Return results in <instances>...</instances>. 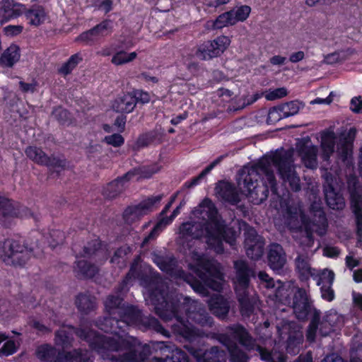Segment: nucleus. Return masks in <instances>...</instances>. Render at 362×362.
Segmentation results:
<instances>
[{"label":"nucleus","mask_w":362,"mask_h":362,"mask_svg":"<svg viewBox=\"0 0 362 362\" xmlns=\"http://www.w3.org/2000/svg\"><path fill=\"white\" fill-rule=\"evenodd\" d=\"M293 151H276L265 156L251 168H244L238 173L237 182L240 189L247 193L254 204H260L269 195V186L276 192V180L273 170L274 166L283 183L293 192L301 189L300 179L296 170Z\"/></svg>","instance_id":"f257e3e1"},{"label":"nucleus","mask_w":362,"mask_h":362,"mask_svg":"<svg viewBox=\"0 0 362 362\" xmlns=\"http://www.w3.org/2000/svg\"><path fill=\"white\" fill-rule=\"evenodd\" d=\"M158 288L150 295L149 301L156 313L164 321L173 319L176 323L172 325L173 332L189 341H194L197 337H214V334H205L199 329L187 326L180 313L181 308L186 312L187 320L202 327H211L213 319L209 316L204 306L197 300L185 298V303H181L177 295L169 292L168 286L162 279H158Z\"/></svg>","instance_id":"f03ea898"},{"label":"nucleus","mask_w":362,"mask_h":362,"mask_svg":"<svg viewBox=\"0 0 362 362\" xmlns=\"http://www.w3.org/2000/svg\"><path fill=\"white\" fill-rule=\"evenodd\" d=\"M86 341L95 350L104 362H139L145 360L148 346H132L126 340H115L100 335L89 328L62 327L55 333V344L63 349H68L74 341L73 334Z\"/></svg>","instance_id":"7ed1b4c3"},{"label":"nucleus","mask_w":362,"mask_h":362,"mask_svg":"<svg viewBox=\"0 0 362 362\" xmlns=\"http://www.w3.org/2000/svg\"><path fill=\"white\" fill-rule=\"evenodd\" d=\"M191 258L194 261V264H189V267L197 275L202 283L188 276L182 269H178L177 260L173 255L162 251L151 253L153 262L161 271L170 276L175 275L183 278L191 285L194 291L203 296L209 295L207 288L217 291H221L223 279L217 264L195 251L191 253Z\"/></svg>","instance_id":"20e7f679"},{"label":"nucleus","mask_w":362,"mask_h":362,"mask_svg":"<svg viewBox=\"0 0 362 362\" xmlns=\"http://www.w3.org/2000/svg\"><path fill=\"white\" fill-rule=\"evenodd\" d=\"M218 340L223 345L237 344L238 341L246 350L251 351L257 349L261 358L267 362H285L283 354L277 351H269L256 344L255 339L247 329L240 324H234L226 327V333L218 336ZM294 362H313L310 358L299 357Z\"/></svg>","instance_id":"39448f33"},{"label":"nucleus","mask_w":362,"mask_h":362,"mask_svg":"<svg viewBox=\"0 0 362 362\" xmlns=\"http://www.w3.org/2000/svg\"><path fill=\"white\" fill-rule=\"evenodd\" d=\"M136 278L141 281V284L143 286L149 290V296L152 291H155L158 286L157 279H161L158 275L153 277L141 275L138 266L132 265L125 278L115 288L116 294H110L107 296L104 302L105 310L110 315H119V314L122 313L125 306V304L123 303L122 294L127 291V286L130 281ZM148 298H150V296ZM148 300L149 298L146 299L147 303L151 305Z\"/></svg>","instance_id":"423d86ee"},{"label":"nucleus","mask_w":362,"mask_h":362,"mask_svg":"<svg viewBox=\"0 0 362 362\" xmlns=\"http://www.w3.org/2000/svg\"><path fill=\"white\" fill-rule=\"evenodd\" d=\"M288 214L291 216H300L305 230L302 231V236L299 239V244L305 247H311L314 243L313 233L315 232L322 236L326 233L327 228V221L325 214L322 210L320 201H315L310 208V220L308 221L305 215L303 214L300 206L293 209L288 206L287 208Z\"/></svg>","instance_id":"0eeeda50"},{"label":"nucleus","mask_w":362,"mask_h":362,"mask_svg":"<svg viewBox=\"0 0 362 362\" xmlns=\"http://www.w3.org/2000/svg\"><path fill=\"white\" fill-rule=\"evenodd\" d=\"M217 209L209 199H204L202 202L194 209L192 214L203 224L206 232L207 244L216 246L218 251H221L220 246V235L223 230L221 221L217 218Z\"/></svg>","instance_id":"6e6552de"},{"label":"nucleus","mask_w":362,"mask_h":362,"mask_svg":"<svg viewBox=\"0 0 362 362\" xmlns=\"http://www.w3.org/2000/svg\"><path fill=\"white\" fill-rule=\"evenodd\" d=\"M33 249L20 241L6 240L0 244V257L8 265L23 266L30 259Z\"/></svg>","instance_id":"1a4fd4ad"},{"label":"nucleus","mask_w":362,"mask_h":362,"mask_svg":"<svg viewBox=\"0 0 362 362\" xmlns=\"http://www.w3.org/2000/svg\"><path fill=\"white\" fill-rule=\"evenodd\" d=\"M293 293V309L296 317L305 320L310 311L311 304L305 289L286 288L285 286H278L276 290V296L284 303L290 302V296Z\"/></svg>","instance_id":"9d476101"},{"label":"nucleus","mask_w":362,"mask_h":362,"mask_svg":"<svg viewBox=\"0 0 362 362\" xmlns=\"http://www.w3.org/2000/svg\"><path fill=\"white\" fill-rule=\"evenodd\" d=\"M119 322L127 324H142L146 327L153 329L157 332L164 334L165 329L159 321L151 316H144L141 311L132 305H125L118 315Z\"/></svg>","instance_id":"9b49d317"},{"label":"nucleus","mask_w":362,"mask_h":362,"mask_svg":"<svg viewBox=\"0 0 362 362\" xmlns=\"http://www.w3.org/2000/svg\"><path fill=\"white\" fill-rule=\"evenodd\" d=\"M163 195L148 197L139 204L128 206L123 213L124 221L128 224L139 220L143 216L151 210L153 205L160 202Z\"/></svg>","instance_id":"f8f14e48"},{"label":"nucleus","mask_w":362,"mask_h":362,"mask_svg":"<svg viewBox=\"0 0 362 362\" xmlns=\"http://www.w3.org/2000/svg\"><path fill=\"white\" fill-rule=\"evenodd\" d=\"M324 192L329 208L341 210L344 207V197L340 194L336 180L330 173H326L325 175Z\"/></svg>","instance_id":"ddd939ff"},{"label":"nucleus","mask_w":362,"mask_h":362,"mask_svg":"<svg viewBox=\"0 0 362 362\" xmlns=\"http://www.w3.org/2000/svg\"><path fill=\"white\" fill-rule=\"evenodd\" d=\"M203 236L206 238V232L203 228V224L198 221H188L182 223L180 226L177 243L183 247H189L192 240Z\"/></svg>","instance_id":"4468645a"},{"label":"nucleus","mask_w":362,"mask_h":362,"mask_svg":"<svg viewBox=\"0 0 362 362\" xmlns=\"http://www.w3.org/2000/svg\"><path fill=\"white\" fill-rule=\"evenodd\" d=\"M245 247L247 256L252 259H259L264 253V241L256 230L246 226L245 230Z\"/></svg>","instance_id":"2eb2a0df"},{"label":"nucleus","mask_w":362,"mask_h":362,"mask_svg":"<svg viewBox=\"0 0 362 362\" xmlns=\"http://www.w3.org/2000/svg\"><path fill=\"white\" fill-rule=\"evenodd\" d=\"M230 40L226 36H220L213 41H209L199 47L196 55L202 60L211 59L219 56L228 47Z\"/></svg>","instance_id":"dca6fc26"},{"label":"nucleus","mask_w":362,"mask_h":362,"mask_svg":"<svg viewBox=\"0 0 362 362\" xmlns=\"http://www.w3.org/2000/svg\"><path fill=\"white\" fill-rule=\"evenodd\" d=\"M233 267L235 290L250 288V278L255 276L252 267L246 261L239 259L234 261Z\"/></svg>","instance_id":"f3484780"},{"label":"nucleus","mask_w":362,"mask_h":362,"mask_svg":"<svg viewBox=\"0 0 362 362\" xmlns=\"http://www.w3.org/2000/svg\"><path fill=\"white\" fill-rule=\"evenodd\" d=\"M26 156L35 163L52 168H64L66 165V160L55 156H47L40 148L28 146L25 149Z\"/></svg>","instance_id":"a211bd4d"},{"label":"nucleus","mask_w":362,"mask_h":362,"mask_svg":"<svg viewBox=\"0 0 362 362\" xmlns=\"http://www.w3.org/2000/svg\"><path fill=\"white\" fill-rule=\"evenodd\" d=\"M185 348L197 362H226L225 352L217 346H213L207 350L197 349L192 346H185Z\"/></svg>","instance_id":"6ab92c4d"},{"label":"nucleus","mask_w":362,"mask_h":362,"mask_svg":"<svg viewBox=\"0 0 362 362\" xmlns=\"http://www.w3.org/2000/svg\"><path fill=\"white\" fill-rule=\"evenodd\" d=\"M35 355L40 362H69L71 354L57 351L49 344H42L35 351Z\"/></svg>","instance_id":"aec40b11"},{"label":"nucleus","mask_w":362,"mask_h":362,"mask_svg":"<svg viewBox=\"0 0 362 362\" xmlns=\"http://www.w3.org/2000/svg\"><path fill=\"white\" fill-rule=\"evenodd\" d=\"M356 134V129L351 128L348 132L341 135L337 144V154L338 158L343 162L349 163V158L352 154L353 142Z\"/></svg>","instance_id":"412c9836"},{"label":"nucleus","mask_w":362,"mask_h":362,"mask_svg":"<svg viewBox=\"0 0 362 362\" xmlns=\"http://www.w3.org/2000/svg\"><path fill=\"white\" fill-rule=\"evenodd\" d=\"M23 14L28 23L34 27H39L48 20L49 13L41 4H33L29 7L25 6Z\"/></svg>","instance_id":"4be33fe9"},{"label":"nucleus","mask_w":362,"mask_h":362,"mask_svg":"<svg viewBox=\"0 0 362 362\" xmlns=\"http://www.w3.org/2000/svg\"><path fill=\"white\" fill-rule=\"evenodd\" d=\"M25 5L14 0H2L0 2V23L1 24L23 14Z\"/></svg>","instance_id":"5701e85b"},{"label":"nucleus","mask_w":362,"mask_h":362,"mask_svg":"<svg viewBox=\"0 0 362 362\" xmlns=\"http://www.w3.org/2000/svg\"><path fill=\"white\" fill-rule=\"evenodd\" d=\"M79 255L83 257L91 258L96 262L102 263L107 259V249L101 245L99 240L95 239L84 245Z\"/></svg>","instance_id":"b1692460"},{"label":"nucleus","mask_w":362,"mask_h":362,"mask_svg":"<svg viewBox=\"0 0 362 362\" xmlns=\"http://www.w3.org/2000/svg\"><path fill=\"white\" fill-rule=\"evenodd\" d=\"M134 175V173L129 171L110 182L103 189V196L110 199L117 197L126 189L127 183Z\"/></svg>","instance_id":"393cba45"},{"label":"nucleus","mask_w":362,"mask_h":362,"mask_svg":"<svg viewBox=\"0 0 362 362\" xmlns=\"http://www.w3.org/2000/svg\"><path fill=\"white\" fill-rule=\"evenodd\" d=\"M320 320V313L315 311L307 331L308 340L314 341L317 330L322 337L327 336L333 331V327L324 318L322 321Z\"/></svg>","instance_id":"a878e982"},{"label":"nucleus","mask_w":362,"mask_h":362,"mask_svg":"<svg viewBox=\"0 0 362 362\" xmlns=\"http://www.w3.org/2000/svg\"><path fill=\"white\" fill-rule=\"evenodd\" d=\"M216 193L218 199L232 205L238 204L240 201V194L235 187L228 182H220L216 187Z\"/></svg>","instance_id":"bb28decb"},{"label":"nucleus","mask_w":362,"mask_h":362,"mask_svg":"<svg viewBox=\"0 0 362 362\" xmlns=\"http://www.w3.org/2000/svg\"><path fill=\"white\" fill-rule=\"evenodd\" d=\"M238 300L240 306V312L244 316H250L254 311L257 302L256 298L252 295L250 288L235 290Z\"/></svg>","instance_id":"cd10ccee"},{"label":"nucleus","mask_w":362,"mask_h":362,"mask_svg":"<svg viewBox=\"0 0 362 362\" xmlns=\"http://www.w3.org/2000/svg\"><path fill=\"white\" fill-rule=\"evenodd\" d=\"M268 262L274 271L281 270L286 262V253L283 247L277 243L272 244L268 252Z\"/></svg>","instance_id":"c85d7f7f"},{"label":"nucleus","mask_w":362,"mask_h":362,"mask_svg":"<svg viewBox=\"0 0 362 362\" xmlns=\"http://www.w3.org/2000/svg\"><path fill=\"white\" fill-rule=\"evenodd\" d=\"M158 346L160 350L171 351V356L165 358L154 357L150 362H189L187 354L180 349H173V346L163 341L158 342Z\"/></svg>","instance_id":"c756f323"},{"label":"nucleus","mask_w":362,"mask_h":362,"mask_svg":"<svg viewBox=\"0 0 362 362\" xmlns=\"http://www.w3.org/2000/svg\"><path fill=\"white\" fill-rule=\"evenodd\" d=\"M18 215L17 206L11 200L0 194V223L6 226L13 218Z\"/></svg>","instance_id":"7c9ffc66"},{"label":"nucleus","mask_w":362,"mask_h":362,"mask_svg":"<svg viewBox=\"0 0 362 362\" xmlns=\"http://www.w3.org/2000/svg\"><path fill=\"white\" fill-rule=\"evenodd\" d=\"M209 307L211 312L220 319H224L227 317L230 303L228 300L221 295H214L209 300Z\"/></svg>","instance_id":"2f4dec72"},{"label":"nucleus","mask_w":362,"mask_h":362,"mask_svg":"<svg viewBox=\"0 0 362 362\" xmlns=\"http://www.w3.org/2000/svg\"><path fill=\"white\" fill-rule=\"evenodd\" d=\"M295 265L300 278L303 280H307L310 277H314L315 275V269L311 267L310 257L307 252H298V256L295 259Z\"/></svg>","instance_id":"473e14b6"},{"label":"nucleus","mask_w":362,"mask_h":362,"mask_svg":"<svg viewBox=\"0 0 362 362\" xmlns=\"http://www.w3.org/2000/svg\"><path fill=\"white\" fill-rule=\"evenodd\" d=\"M318 149L315 146H303L298 151L303 163L306 168H316L317 166Z\"/></svg>","instance_id":"72a5a7b5"},{"label":"nucleus","mask_w":362,"mask_h":362,"mask_svg":"<svg viewBox=\"0 0 362 362\" xmlns=\"http://www.w3.org/2000/svg\"><path fill=\"white\" fill-rule=\"evenodd\" d=\"M76 305L83 314H89L97 307L96 298L89 293H80L76 296Z\"/></svg>","instance_id":"f704fd0d"},{"label":"nucleus","mask_w":362,"mask_h":362,"mask_svg":"<svg viewBox=\"0 0 362 362\" xmlns=\"http://www.w3.org/2000/svg\"><path fill=\"white\" fill-rule=\"evenodd\" d=\"M136 105V99L135 97L128 93L117 98L112 105V108L117 112L129 113L134 110Z\"/></svg>","instance_id":"c9c22d12"},{"label":"nucleus","mask_w":362,"mask_h":362,"mask_svg":"<svg viewBox=\"0 0 362 362\" xmlns=\"http://www.w3.org/2000/svg\"><path fill=\"white\" fill-rule=\"evenodd\" d=\"M98 272V269L95 264L88 263L86 260L76 262V265L74 267V272L79 279L92 278Z\"/></svg>","instance_id":"e433bc0d"},{"label":"nucleus","mask_w":362,"mask_h":362,"mask_svg":"<svg viewBox=\"0 0 362 362\" xmlns=\"http://www.w3.org/2000/svg\"><path fill=\"white\" fill-rule=\"evenodd\" d=\"M335 134L333 132L326 133L321 138V157L324 161H329L330 156L334 152Z\"/></svg>","instance_id":"4c0bfd02"},{"label":"nucleus","mask_w":362,"mask_h":362,"mask_svg":"<svg viewBox=\"0 0 362 362\" xmlns=\"http://www.w3.org/2000/svg\"><path fill=\"white\" fill-rule=\"evenodd\" d=\"M20 56L19 47L12 44L0 57V64L6 67H12L19 60Z\"/></svg>","instance_id":"58836bf2"},{"label":"nucleus","mask_w":362,"mask_h":362,"mask_svg":"<svg viewBox=\"0 0 362 362\" xmlns=\"http://www.w3.org/2000/svg\"><path fill=\"white\" fill-rule=\"evenodd\" d=\"M180 206H178L175 208V209H174L170 216L163 217L153 227L148 235L144 239L143 244H146L149 240L154 239L158 235L159 232L161 231L165 226L168 225L180 213Z\"/></svg>","instance_id":"ea45409f"},{"label":"nucleus","mask_w":362,"mask_h":362,"mask_svg":"<svg viewBox=\"0 0 362 362\" xmlns=\"http://www.w3.org/2000/svg\"><path fill=\"white\" fill-rule=\"evenodd\" d=\"M221 226L223 227V230L221 233L220 240H221V251H218L216 246L212 244H207L210 247L213 248L216 252L217 253H222L223 252V241H226L227 243H228L231 246H234L236 243V236L237 233L234 229L232 228H226V226L223 224V223L221 221Z\"/></svg>","instance_id":"a19ab883"},{"label":"nucleus","mask_w":362,"mask_h":362,"mask_svg":"<svg viewBox=\"0 0 362 362\" xmlns=\"http://www.w3.org/2000/svg\"><path fill=\"white\" fill-rule=\"evenodd\" d=\"M119 320L116 317H105L99 319L96 322V326L105 332L117 333L118 328H121L119 325Z\"/></svg>","instance_id":"79ce46f5"},{"label":"nucleus","mask_w":362,"mask_h":362,"mask_svg":"<svg viewBox=\"0 0 362 362\" xmlns=\"http://www.w3.org/2000/svg\"><path fill=\"white\" fill-rule=\"evenodd\" d=\"M351 205L357 218L358 229L359 230L362 225V196L355 190L351 193Z\"/></svg>","instance_id":"37998d69"},{"label":"nucleus","mask_w":362,"mask_h":362,"mask_svg":"<svg viewBox=\"0 0 362 362\" xmlns=\"http://www.w3.org/2000/svg\"><path fill=\"white\" fill-rule=\"evenodd\" d=\"M230 354V362H248L249 357L237 344L225 345Z\"/></svg>","instance_id":"c03bdc74"},{"label":"nucleus","mask_w":362,"mask_h":362,"mask_svg":"<svg viewBox=\"0 0 362 362\" xmlns=\"http://www.w3.org/2000/svg\"><path fill=\"white\" fill-rule=\"evenodd\" d=\"M137 57L135 52L127 53L124 51L117 52L112 58V63L116 66H120L134 60Z\"/></svg>","instance_id":"a18cd8bd"},{"label":"nucleus","mask_w":362,"mask_h":362,"mask_svg":"<svg viewBox=\"0 0 362 362\" xmlns=\"http://www.w3.org/2000/svg\"><path fill=\"white\" fill-rule=\"evenodd\" d=\"M233 12L234 10H231L218 16L214 23V28L221 29L223 27L235 24V18H233Z\"/></svg>","instance_id":"49530a36"},{"label":"nucleus","mask_w":362,"mask_h":362,"mask_svg":"<svg viewBox=\"0 0 362 362\" xmlns=\"http://www.w3.org/2000/svg\"><path fill=\"white\" fill-rule=\"evenodd\" d=\"M92 30L99 41L101 38L109 35L112 33V23L110 21H103L94 26Z\"/></svg>","instance_id":"de8ad7c7"},{"label":"nucleus","mask_w":362,"mask_h":362,"mask_svg":"<svg viewBox=\"0 0 362 362\" xmlns=\"http://www.w3.org/2000/svg\"><path fill=\"white\" fill-rule=\"evenodd\" d=\"M300 103L296 100L279 105L281 108L280 111L282 113L281 115L286 118L296 115L300 108Z\"/></svg>","instance_id":"09e8293b"},{"label":"nucleus","mask_w":362,"mask_h":362,"mask_svg":"<svg viewBox=\"0 0 362 362\" xmlns=\"http://www.w3.org/2000/svg\"><path fill=\"white\" fill-rule=\"evenodd\" d=\"M81 60L82 57L79 54L72 55L69 60L60 67L59 72L64 75L70 74Z\"/></svg>","instance_id":"8fccbe9b"},{"label":"nucleus","mask_w":362,"mask_h":362,"mask_svg":"<svg viewBox=\"0 0 362 362\" xmlns=\"http://www.w3.org/2000/svg\"><path fill=\"white\" fill-rule=\"evenodd\" d=\"M130 248L127 246H123L118 248L114 253L113 257L110 259L112 264H117L119 267L124 265V257L130 252Z\"/></svg>","instance_id":"3c124183"},{"label":"nucleus","mask_w":362,"mask_h":362,"mask_svg":"<svg viewBox=\"0 0 362 362\" xmlns=\"http://www.w3.org/2000/svg\"><path fill=\"white\" fill-rule=\"evenodd\" d=\"M314 276H318L317 285H332L334 279V274L327 269H323L320 273H316Z\"/></svg>","instance_id":"603ef678"},{"label":"nucleus","mask_w":362,"mask_h":362,"mask_svg":"<svg viewBox=\"0 0 362 362\" xmlns=\"http://www.w3.org/2000/svg\"><path fill=\"white\" fill-rule=\"evenodd\" d=\"M75 41L87 45H93L98 42L95 34L93 33L92 28L80 34L75 39Z\"/></svg>","instance_id":"864d4df0"},{"label":"nucleus","mask_w":362,"mask_h":362,"mask_svg":"<svg viewBox=\"0 0 362 362\" xmlns=\"http://www.w3.org/2000/svg\"><path fill=\"white\" fill-rule=\"evenodd\" d=\"M52 115L62 124H66L71 122L70 113L61 107L55 108L52 112Z\"/></svg>","instance_id":"5fc2aeb1"},{"label":"nucleus","mask_w":362,"mask_h":362,"mask_svg":"<svg viewBox=\"0 0 362 362\" xmlns=\"http://www.w3.org/2000/svg\"><path fill=\"white\" fill-rule=\"evenodd\" d=\"M66 354H71L69 362H73L74 361L78 362H93L87 351L75 349L72 352H66Z\"/></svg>","instance_id":"6e6d98bb"},{"label":"nucleus","mask_w":362,"mask_h":362,"mask_svg":"<svg viewBox=\"0 0 362 362\" xmlns=\"http://www.w3.org/2000/svg\"><path fill=\"white\" fill-rule=\"evenodd\" d=\"M160 170V168L157 165V164H153L152 165L149 166H144L141 168L140 169L133 171L135 174H138L140 175L141 177L143 178H149L151 177L153 174L158 172Z\"/></svg>","instance_id":"4d7b16f0"},{"label":"nucleus","mask_w":362,"mask_h":362,"mask_svg":"<svg viewBox=\"0 0 362 362\" xmlns=\"http://www.w3.org/2000/svg\"><path fill=\"white\" fill-rule=\"evenodd\" d=\"M251 11V8L248 6H241L238 8L237 10H234L233 18H235V23L238 21H245Z\"/></svg>","instance_id":"13d9d810"},{"label":"nucleus","mask_w":362,"mask_h":362,"mask_svg":"<svg viewBox=\"0 0 362 362\" xmlns=\"http://www.w3.org/2000/svg\"><path fill=\"white\" fill-rule=\"evenodd\" d=\"M103 141L114 147H119L124 143V139L121 134H113L112 135L105 136Z\"/></svg>","instance_id":"bf43d9fd"},{"label":"nucleus","mask_w":362,"mask_h":362,"mask_svg":"<svg viewBox=\"0 0 362 362\" xmlns=\"http://www.w3.org/2000/svg\"><path fill=\"white\" fill-rule=\"evenodd\" d=\"M345 59V54L343 52H334L325 56L323 62L327 64H333Z\"/></svg>","instance_id":"052dcab7"},{"label":"nucleus","mask_w":362,"mask_h":362,"mask_svg":"<svg viewBox=\"0 0 362 362\" xmlns=\"http://www.w3.org/2000/svg\"><path fill=\"white\" fill-rule=\"evenodd\" d=\"M280 110V106L274 107L269 110L267 117V122L269 124H274L280 119L285 118L281 115L282 113Z\"/></svg>","instance_id":"680f3d73"},{"label":"nucleus","mask_w":362,"mask_h":362,"mask_svg":"<svg viewBox=\"0 0 362 362\" xmlns=\"http://www.w3.org/2000/svg\"><path fill=\"white\" fill-rule=\"evenodd\" d=\"M287 95V90L285 88H279L268 91L265 94V98L268 100H274L281 98Z\"/></svg>","instance_id":"e2e57ef3"},{"label":"nucleus","mask_w":362,"mask_h":362,"mask_svg":"<svg viewBox=\"0 0 362 362\" xmlns=\"http://www.w3.org/2000/svg\"><path fill=\"white\" fill-rule=\"evenodd\" d=\"M16 351L15 342L13 341H7L0 349V356H8L13 354Z\"/></svg>","instance_id":"0e129e2a"},{"label":"nucleus","mask_w":362,"mask_h":362,"mask_svg":"<svg viewBox=\"0 0 362 362\" xmlns=\"http://www.w3.org/2000/svg\"><path fill=\"white\" fill-rule=\"evenodd\" d=\"M323 318L328 322V324H330L333 328L342 322V317L336 312H330Z\"/></svg>","instance_id":"69168bd1"},{"label":"nucleus","mask_w":362,"mask_h":362,"mask_svg":"<svg viewBox=\"0 0 362 362\" xmlns=\"http://www.w3.org/2000/svg\"><path fill=\"white\" fill-rule=\"evenodd\" d=\"M23 26L21 25H9L4 28V33L9 37L16 36L23 32Z\"/></svg>","instance_id":"338daca9"},{"label":"nucleus","mask_w":362,"mask_h":362,"mask_svg":"<svg viewBox=\"0 0 362 362\" xmlns=\"http://www.w3.org/2000/svg\"><path fill=\"white\" fill-rule=\"evenodd\" d=\"M321 296L324 300L332 301L334 298V292L332 285H322L320 288Z\"/></svg>","instance_id":"774afa93"}]
</instances>
